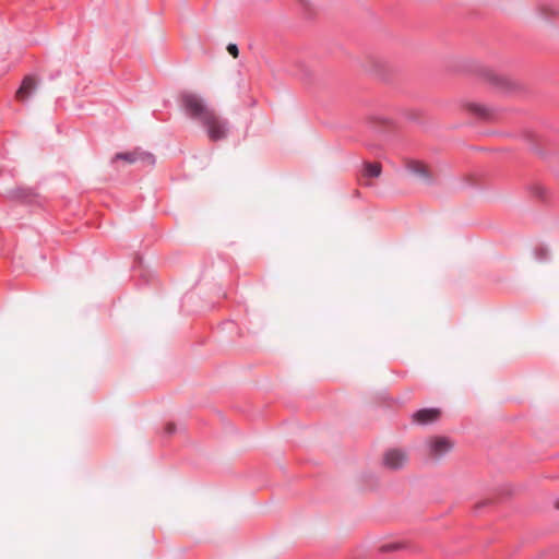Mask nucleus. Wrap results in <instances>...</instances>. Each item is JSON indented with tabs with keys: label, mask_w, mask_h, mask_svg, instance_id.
Returning <instances> with one entry per match:
<instances>
[{
	"label": "nucleus",
	"mask_w": 559,
	"mask_h": 559,
	"mask_svg": "<svg viewBox=\"0 0 559 559\" xmlns=\"http://www.w3.org/2000/svg\"><path fill=\"white\" fill-rule=\"evenodd\" d=\"M178 103L183 114L199 123L214 110L202 96L189 91L179 94Z\"/></svg>",
	"instance_id": "nucleus-1"
},
{
	"label": "nucleus",
	"mask_w": 559,
	"mask_h": 559,
	"mask_svg": "<svg viewBox=\"0 0 559 559\" xmlns=\"http://www.w3.org/2000/svg\"><path fill=\"white\" fill-rule=\"evenodd\" d=\"M209 139L213 142L225 139L229 132V123L215 109L200 123Z\"/></svg>",
	"instance_id": "nucleus-2"
},
{
	"label": "nucleus",
	"mask_w": 559,
	"mask_h": 559,
	"mask_svg": "<svg viewBox=\"0 0 559 559\" xmlns=\"http://www.w3.org/2000/svg\"><path fill=\"white\" fill-rule=\"evenodd\" d=\"M114 160H124L129 164L139 163L143 168H152L155 165V156L140 148H135L131 152L117 153Z\"/></svg>",
	"instance_id": "nucleus-3"
},
{
	"label": "nucleus",
	"mask_w": 559,
	"mask_h": 559,
	"mask_svg": "<svg viewBox=\"0 0 559 559\" xmlns=\"http://www.w3.org/2000/svg\"><path fill=\"white\" fill-rule=\"evenodd\" d=\"M428 454L433 459H440L451 451L453 443L447 437H431L426 441Z\"/></svg>",
	"instance_id": "nucleus-4"
},
{
	"label": "nucleus",
	"mask_w": 559,
	"mask_h": 559,
	"mask_svg": "<svg viewBox=\"0 0 559 559\" xmlns=\"http://www.w3.org/2000/svg\"><path fill=\"white\" fill-rule=\"evenodd\" d=\"M407 461V453L401 449H390L383 455V465L392 471L403 468Z\"/></svg>",
	"instance_id": "nucleus-5"
},
{
	"label": "nucleus",
	"mask_w": 559,
	"mask_h": 559,
	"mask_svg": "<svg viewBox=\"0 0 559 559\" xmlns=\"http://www.w3.org/2000/svg\"><path fill=\"white\" fill-rule=\"evenodd\" d=\"M441 412L439 408H421L412 415L413 421L418 425H429L440 418Z\"/></svg>",
	"instance_id": "nucleus-6"
},
{
	"label": "nucleus",
	"mask_w": 559,
	"mask_h": 559,
	"mask_svg": "<svg viewBox=\"0 0 559 559\" xmlns=\"http://www.w3.org/2000/svg\"><path fill=\"white\" fill-rule=\"evenodd\" d=\"M36 79L33 75H26L16 91L15 98L19 102H25L36 91Z\"/></svg>",
	"instance_id": "nucleus-7"
},
{
	"label": "nucleus",
	"mask_w": 559,
	"mask_h": 559,
	"mask_svg": "<svg viewBox=\"0 0 559 559\" xmlns=\"http://www.w3.org/2000/svg\"><path fill=\"white\" fill-rule=\"evenodd\" d=\"M407 168L412 174H414L420 178H424V179H429L428 169H427L426 165H424L423 163L417 162V160H412L407 164Z\"/></svg>",
	"instance_id": "nucleus-8"
},
{
	"label": "nucleus",
	"mask_w": 559,
	"mask_h": 559,
	"mask_svg": "<svg viewBox=\"0 0 559 559\" xmlns=\"http://www.w3.org/2000/svg\"><path fill=\"white\" fill-rule=\"evenodd\" d=\"M382 167L379 163H364L362 176L365 178H378L381 175Z\"/></svg>",
	"instance_id": "nucleus-9"
},
{
	"label": "nucleus",
	"mask_w": 559,
	"mask_h": 559,
	"mask_svg": "<svg viewBox=\"0 0 559 559\" xmlns=\"http://www.w3.org/2000/svg\"><path fill=\"white\" fill-rule=\"evenodd\" d=\"M469 110L475 114L476 116L483 118V119H490L491 118V109L488 108L485 105L481 104H471Z\"/></svg>",
	"instance_id": "nucleus-10"
},
{
	"label": "nucleus",
	"mask_w": 559,
	"mask_h": 559,
	"mask_svg": "<svg viewBox=\"0 0 559 559\" xmlns=\"http://www.w3.org/2000/svg\"><path fill=\"white\" fill-rule=\"evenodd\" d=\"M486 78L490 83L502 88L507 87V85L509 84L506 78H502L492 71H487Z\"/></svg>",
	"instance_id": "nucleus-11"
},
{
	"label": "nucleus",
	"mask_w": 559,
	"mask_h": 559,
	"mask_svg": "<svg viewBox=\"0 0 559 559\" xmlns=\"http://www.w3.org/2000/svg\"><path fill=\"white\" fill-rule=\"evenodd\" d=\"M547 254H548V251L546 248L540 247L535 250L536 259L539 261L545 260L547 258Z\"/></svg>",
	"instance_id": "nucleus-12"
},
{
	"label": "nucleus",
	"mask_w": 559,
	"mask_h": 559,
	"mask_svg": "<svg viewBox=\"0 0 559 559\" xmlns=\"http://www.w3.org/2000/svg\"><path fill=\"white\" fill-rule=\"evenodd\" d=\"M25 197H26L25 191L22 189H16V190H13L10 192L11 199H23Z\"/></svg>",
	"instance_id": "nucleus-13"
},
{
	"label": "nucleus",
	"mask_w": 559,
	"mask_h": 559,
	"mask_svg": "<svg viewBox=\"0 0 559 559\" xmlns=\"http://www.w3.org/2000/svg\"><path fill=\"white\" fill-rule=\"evenodd\" d=\"M227 51L234 57L237 58L239 55V49L236 44H228Z\"/></svg>",
	"instance_id": "nucleus-14"
},
{
	"label": "nucleus",
	"mask_w": 559,
	"mask_h": 559,
	"mask_svg": "<svg viewBox=\"0 0 559 559\" xmlns=\"http://www.w3.org/2000/svg\"><path fill=\"white\" fill-rule=\"evenodd\" d=\"M176 431V426L173 423H168L165 427V432L167 435H173Z\"/></svg>",
	"instance_id": "nucleus-15"
},
{
	"label": "nucleus",
	"mask_w": 559,
	"mask_h": 559,
	"mask_svg": "<svg viewBox=\"0 0 559 559\" xmlns=\"http://www.w3.org/2000/svg\"><path fill=\"white\" fill-rule=\"evenodd\" d=\"M538 194H539V197H544V189L543 188H538Z\"/></svg>",
	"instance_id": "nucleus-16"
},
{
	"label": "nucleus",
	"mask_w": 559,
	"mask_h": 559,
	"mask_svg": "<svg viewBox=\"0 0 559 559\" xmlns=\"http://www.w3.org/2000/svg\"><path fill=\"white\" fill-rule=\"evenodd\" d=\"M556 508L559 509V500L556 502Z\"/></svg>",
	"instance_id": "nucleus-17"
}]
</instances>
